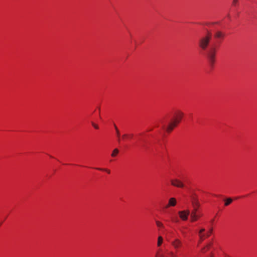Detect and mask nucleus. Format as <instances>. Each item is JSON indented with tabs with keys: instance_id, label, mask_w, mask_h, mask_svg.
I'll return each instance as SVG.
<instances>
[{
	"instance_id": "ddd939ff",
	"label": "nucleus",
	"mask_w": 257,
	"mask_h": 257,
	"mask_svg": "<svg viewBox=\"0 0 257 257\" xmlns=\"http://www.w3.org/2000/svg\"><path fill=\"white\" fill-rule=\"evenodd\" d=\"M187 227H182L180 229V231L184 238L186 237L187 235Z\"/></svg>"
},
{
	"instance_id": "dca6fc26",
	"label": "nucleus",
	"mask_w": 257,
	"mask_h": 257,
	"mask_svg": "<svg viewBox=\"0 0 257 257\" xmlns=\"http://www.w3.org/2000/svg\"><path fill=\"white\" fill-rule=\"evenodd\" d=\"M156 224L157 226L159 228H163L164 227V225L163 224V223L159 220L156 221Z\"/></svg>"
},
{
	"instance_id": "39448f33",
	"label": "nucleus",
	"mask_w": 257,
	"mask_h": 257,
	"mask_svg": "<svg viewBox=\"0 0 257 257\" xmlns=\"http://www.w3.org/2000/svg\"><path fill=\"white\" fill-rule=\"evenodd\" d=\"M212 229H210L209 230L206 232L205 231V229H201L198 232V235L199 237V243H201L207 237H209L212 233Z\"/></svg>"
},
{
	"instance_id": "a211bd4d",
	"label": "nucleus",
	"mask_w": 257,
	"mask_h": 257,
	"mask_svg": "<svg viewBox=\"0 0 257 257\" xmlns=\"http://www.w3.org/2000/svg\"><path fill=\"white\" fill-rule=\"evenodd\" d=\"M232 202V199L231 198H227L225 200L224 205L226 206H228L230 204H231Z\"/></svg>"
},
{
	"instance_id": "423d86ee",
	"label": "nucleus",
	"mask_w": 257,
	"mask_h": 257,
	"mask_svg": "<svg viewBox=\"0 0 257 257\" xmlns=\"http://www.w3.org/2000/svg\"><path fill=\"white\" fill-rule=\"evenodd\" d=\"M191 201L193 210L197 211L198 209L200 206V204L197 199V197L195 194H192L191 196Z\"/></svg>"
},
{
	"instance_id": "0eeeda50",
	"label": "nucleus",
	"mask_w": 257,
	"mask_h": 257,
	"mask_svg": "<svg viewBox=\"0 0 257 257\" xmlns=\"http://www.w3.org/2000/svg\"><path fill=\"white\" fill-rule=\"evenodd\" d=\"M170 183L173 186L177 188H184L185 187V185L184 183L181 180L177 178L171 179Z\"/></svg>"
},
{
	"instance_id": "b1692460",
	"label": "nucleus",
	"mask_w": 257,
	"mask_h": 257,
	"mask_svg": "<svg viewBox=\"0 0 257 257\" xmlns=\"http://www.w3.org/2000/svg\"><path fill=\"white\" fill-rule=\"evenodd\" d=\"M139 141L140 142H141V139H140V138H139Z\"/></svg>"
},
{
	"instance_id": "f8f14e48",
	"label": "nucleus",
	"mask_w": 257,
	"mask_h": 257,
	"mask_svg": "<svg viewBox=\"0 0 257 257\" xmlns=\"http://www.w3.org/2000/svg\"><path fill=\"white\" fill-rule=\"evenodd\" d=\"M164 242V238L162 236L159 235L157 238V246L158 247H160Z\"/></svg>"
},
{
	"instance_id": "20e7f679",
	"label": "nucleus",
	"mask_w": 257,
	"mask_h": 257,
	"mask_svg": "<svg viewBox=\"0 0 257 257\" xmlns=\"http://www.w3.org/2000/svg\"><path fill=\"white\" fill-rule=\"evenodd\" d=\"M212 38L211 32L207 30L206 35L200 37L198 41V46L202 50H205L208 48Z\"/></svg>"
},
{
	"instance_id": "f03ea898",
	"label": "nucleus",
	"mask_w": 257,
	"mask_h": 257,
	"mask_svg": "<svg viewBox=\"0 0 257 257\" xmlns=\"http://www.w3.org/2000/svg\"><path fill=\"white\" fill-rule=\"evenodd\" d=\"M184 113L180 110H176L167 121L165 124L162 125V128L167 133H170L181 122Z\"/></svg>"
},
{
	"instance_id": "393cba45",
	"label": "nucleus",
	"mask_w": 257,
	"mask_h": 257,
	"mask_svg": "<svg viewBox=\"0 0 257 257\" xmlns=\"http://www.w3.org/2000/svg\"><path fill=\"white\" fill-rule=\"evenodd\" d=\"M1 225V223H0V226Z\"/></svg>"
},
{
	"instance_id": "2eb2a0df",
	"label": "nucleus",
	"mask_w": 257,
	"mask_h": 257,
	"mask_svg": "<svg viewBox=\"0 0 257 257\" xmlns=\"http://www.w3.org/2000/svg\"><path fill=\"white\" fill-rule=\"evenodd\" d=\"M119 153V150L118 149H115L113 150V151H112L111 154V156L112 157H115L117 156V155Z\"/></svg>"
},
{
	"instance_id": "f3484780",
	"label": "nucleus",
	"mask_w": 257,
	"mask_h": 257,
	"mask_svg": "<svg viewBox=\"0 0 257 257\" xmlns=\"http://www.w3.org/2000/svg\"><path fill=\"white\" fill-rule=\"evenodd\" d=\"M171 220L172 222L178 223L179 221V219L177 216H171Z\"/></svg>"
},
{
	"instance_id": "4468645a",
	"label": "nucleus",
	"mask_w": 257,
	"mask_h": 257,
	"mask_svg": "<svg viewBox=\"0 0 257 257\" xmlns=\"http://www.w3.org/2000/svg\"><path fill=\"white\" fill-rule=\"evenodd\" d=\"M212 245V242L209 243L206 246H205L204 248H203L201 250V251L203 253L206 252L207 250H208L210 247Z\"/></svg>"
},
{
	"instance_id": "7ed1b4c3",
	"label": "nucleus",
	"mask_w": 257,
	"mask_h": 257,
	"mask_svg": "<svg viewBox=\"0 0 257 257\" xmlns=\"http://www.w3.org/2000/svg\"><path fill=\"white\" fill-rule=\"evenodd\" d=\"M171 245L175 251H169L166 254L163 253V249L159 248L156 253L155 257H178V252L183 246V242L181 239L175 238L170 242Z\"/></svg>"
},
{
	"instance_id": "1a4fd4ad",
	"label": "nucleus",
	"mask_w": 257,
	"mask_h": 257,
	"mask_svg": "<svg viewBox=\"0 0 257 257\" xmlns=\"http://www.w3.org/2000/svg\"><path fill=\"white\" fill-rule=\"evenodd\" d=\"M190 214L191 221L192 222L196 221L200 217V215L197 214V211L192 210Z\"/></svg>"
},
{
	"instance_id": "5701e85b",
	"label": "nucleus",
	"mask_w": 257,
	"mask_h": 257,
	"mask_svg": "<svg viewBox=\"0 0 257 257\" xmlns=\"http://www.w3.org/2000/svg\"><path fill=\"white\" fill-rule=\"evenodd\" d=\"M114 126L115 131H117V130H118L117 127L116 126V125L115 124L114 125Z\"/></svg>"
},
{
	"instance_id": "f257e3e1",
	"label": "nucleus",
	"mask_w": 257,
	"mask_h": 257,
	"mask_svg": "<svg viewBox=\"0 0 257 257\" xmlns=\"http://www.w3.org/2000/svg\"><path fill=\"white\" fill-rule=\"evenodd\" d=\"M225 37V33L221 31H216L213 35L215 41L214 45L211 46L207 53V57L211 66H213L215 62V55L218 47L223 41Z\"/></svg>"
},
{
	"instance_id": "9d476101",
	"label": "nucleus",
	"mask_w": 257,
	"mask_h": 257,
	"mask_svg": "<svg viewBox=\"0 0 257 257\" xmlns=\"http://www.w3.org/2000/svg\"><path fill=\"white\" fill-rule=\"evenodd\" d=\"M177 204L176 199L174 197L170 198L168 200V203L166 206V208H168L170 207H174L176 206Z\"/></svg>"
},
{
	"instance_id": "aec40b11",
	"label": "nucleus",
	"mask_w": 257,
	"mask_h": 257,
	"mask_svg": "<svg viewBox=\"0 0 257 257\" xmlns=\"http://www.w3.org/2000/svg\"><path fill=\"white\" fill-rule=\"evenodd\" d=\"M116 136L118 138V142L119 143H120V132L118 130H117V131H116Z\"/></svg>"
},
{
	"instance_id": "9b49d317",
	"label": "nucleus",
	"mask_w": 257,
	"mask_h": 257,
	"mask_svg": "<svg viewBox=\"0 0 257 257\" xmlns=\"http://www.w3.org/2000/svg\"><path fill=\"white\" fill-rule=\"evenodd\" d=\"M134 137L133 134H125L121 137V139L123 141L131 140Z\"/></svg>"
},
{
	"instance_id": "6ab92c4d",
	"label": "nucleus",
	"mask_w": 257,
	"mask_h": 257,
	"mask_svg": "<svg viewBox=\"0 0 257 257\" xmlns=\"http://www.w3.org/2000/svg\"><path fill=\"white\" fill-rule=\"evenodd\" d=\"M95 169L99 170V171H105V172H107L109 174L110 173V170L108 169H104V168H96Z\"/></svg>"
},
{
	"instance_id": "412c9836",
	"label": "nucleus",
	"mask_w": 257,
	"mask_h": 257,
	"mask_svg": "<svg viewBox=\"0 0 257 257\" xmlns=\"http://www.w3.org/2000/svg\"><path fill=\"white\" fill-rule=\"evenodd\" d=\"M91 124H92V126H93L95 129H96V130H98V129H99V126H98L97 124L95 123L94 122H91Z\"/></svg>"
},
{
	"instance_id": "4be33fe9",
	"label": "nucleus",
	"mask_w": 257,
	"mask_h": 257,
	"mask_svg": "<svg viewBox=\"0 0 257 257\" xmlns=\"http://www.w3.org/2000/svg\"><path fill=\"white\" fill-rule=\"evenodd\" d=\"M238 3V0H233L232 5L234 6L236 5Z\"/></svg>"
},
{
	"instance_id": "6e6552de",
	"label": "nucleus",
	"mask_w": 257,
	"mask_h": 257,
	"mask_svg": "<svg viewBox=\"0 0 257 257\" xmlns=\"http://www.w3.org/2000/svg\"><path fill=\"white\" fill-rule=\"evenodd\" d=\"M190 213V212L189 210L179 211L178 212V214L180 219L183 221L187 220Z\"/></svg>"
}]
</instances>
